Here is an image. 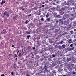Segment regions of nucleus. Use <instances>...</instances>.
I'll list each match as a JSON object with an SVG mask.
<instances>
[{
	"instance_id": "nucleus-47",
	"label": "nucleus",
	"mask_w": 76,
	"mask_h": 76,
	"mask_svg": "<svg viewBox=\"0 0 76 76\" xmlns=\"http://www.w3.org/2000/svg\"><path fill=\"white\" fill-rule=\"evenodd\" d=\"M12 47H14V45H12Z\"/></svg>"
},
{
	"instance_id": "nucleus-43",
	"label": "nucleus",
	"mask_w": 76,
	"mask_h": 76,
	"mask_svg": "<svg viewBox=\"0 0 76 76\" xmlns=\"http://www.w3.org/2000/svg\"><path fill=\"white\" fill-rule=\"evenodd\" d=\"M53 73H56V71H53Z\"/></svg>"
},
{
	"instance_id": "nucleus-28",
	"label": "nucleus",
	"mask_w": 76,
	"mask_h": 76,
	"mask_svg": "<svg viewBox=\"0 0 76 76\" xmlns=\"http://www.w3.org/2000/svg\"><path fill=\"white\" fill-rule=\"evenodd\" d=\"M41 20L42 21H43L44 20V19L42 18H41Z\"/></svg>"
},
{
	"instance_id": "nucleus-42",
	"label": "nucleus",
	"mask_w": 76,
	"mask_h": 76,
	"mask_svg": "<svg viewBox=\"0 0 76 76\" xmlns=\"http://www.w3.org/2000/svg\"><path fill=\"white\" fill-rule=\"evenodd\" d=\"M17 59H18V58H16V59H15V61H17Z\"/></svg>"
},
{
	"instance_id": "nucleus-62",
	"label": "nucleus",
	"mask_w": 76,
	"mask_h": 76,
	"mask_svg": "<svg viewBox=\"0 0 76 76\" xmlns=\"http://www.w3.org/2000/svg\"><path fill=\"white\" fill-rule=\"evenodd\" d=\"M19 63V64H20V63Z\"/></svg>"
},
{
	"instance_id": "nucleus-57",
	"label": "nucleus",
	"mask_w": 76,
	"mask_h": 76,
	"mask_svg": "<svg viewBox=\"0 0 76 76\" xmlns=\"http://www.w3.org/2000/svg\"><path fill=\"white\" fill-rule=\"evenodd\" d=\"M75 9H76V8H74V10H75Z\"/></svg>"
},
{
	"instance_id": "nucleus-5",
	"label": "nucleus",
	"mask_w": 76,
	"mask_h": 76,
	"mask_svg": "<svg viewBox=\"0 0 76 76\" xmlns=\"http://www.w3.org/2000/svg\"><path fill=\"white\" fill-rule=\"evenodd\" d=\"M18 56H19V57H21L22 56V54L21 53H19V55H18Z\"/></svg>"
},
{
	"instance_id": "nucleus-53",
	"label": "nucleus",
	"mask_w": 76,
	"mask_h": 76,
	"mask_svg": "<svg viewBox=\"0 0 76 76\" xmlns=\"http://www.w3.org/2000/svg\"><path fill=\"white\" fill-rule=\"evenodd\" d=\"M63 76H66V75H63Z\"/></svg>"
},
{
	"instance_id": "nucleus-37",
	"label": "nucleus",
	"mask_w": 76,
	"mask_h": 76,
	"mask_svg": "<svg viewBox=\"0 0 76 76\" xmlns=\"http://www.w3.org/2000/svg\"><path fill=\"white\" fill-rule=\"evenodd\" d=\"M72 50H73V49L72 48H70V51H71Z\"/></svg>"
},
{
	"instance_id": "nucleus-49",
	"label": "nucleus",
	"mask_w": 76,
	"mask_h": 76,
	"mask_svg": "<svg viewBox=\"0 0 76 76\" xmlns=\"http://www.w3.org/2000/svg\"><path fill=\"white\" fill-rule=\"evenodd\" d=\"M31 14H30L29 15H28V16H31Z\"/></svg>"
},
{
	"instance_id": "nucleus-15",
	"label": "nucleus",
	"mask_w": 76,
	"mask_h": 76,
	"mask_svg": "<svg viewBox=\"0 0 76 76\" xmlns=\"http://www.w3.org/2000/svg\"><path fill=\"white\" fill-rule=\"evenodd\" d=\"M28 23V22L27 21V20H26L25 21V24H27Z\"/></svg>"
},
{
	"instance_id": "nucleus-4",
	"label": "nucleus",
	"mask_w": 76,
	"mask_h": 76,
	"mask_svg": "<svg viewBox=\"0 0 76 76\" xmlns=\"http://www.w3.org/2000/svg\"><path fill=\"white\" fill-rule=\"evenodd\" d=\"M49 12H48L46 15V17L47 18L49 16Z\"/></svg>"
},
{
	"instance_id": "nucleus-18",
	"label": "nucleus",
	"mask_w": 76,
	"mask_h": 76,
	"mask_svg": "<svg viewBox=\"0 0 76 76\" xmlns=\"http://www.w3.org/2000/svg\"><path fill=\"white\" fill-rule=\"evenodd\" d=\"M57 15V13H53V15L54 16H56V15Z\"/></svg>"
},
{
	"instance_id": "nucleus-23",
	"label": "nucleus",
	"mask_w": 76,
	"mask_h": 76,
	"mask_svg": "<svg viewBox=\"0 0 76 76\" xmlns=\"http://www.w3.org/2000/svg\"><path fill=\"white\" fill-rule=\"evenodd\" d=\"M54 9H55V8H54V7H53L51 9V10H54Z\"/></svg>"
},
{
	"instance_id": "nucleus-30",
	"label": "nucleus",
	"mask_w": 76,
	"mask_h": 76,
	"mask_svg": "<svg viewBox=\"0 0 76 76\" xmlns=\"http://www.w3.org/2000/svg\"><path fill=\"white\" fill-rule=\"evenodd\" d=\"M1 76H5L4 74L1 75Z\"/></svg>"
},
{
	"instance_id": "nucleus-25",
	"label": "nucleus",
	"mask_w": 76,
	"mask_h": 76,
	"mask_svg": "<svg viewBox=\"0 0 76 76\" xmlns=\"http://www.w3.org/2000/svg\"><path fill=\"white\" fill-rule=\"evenodd\" d=\"M13 73H14V72H11V75H14V74H13Z\"/></svg>"
},
{
	"instance_id": "nucleus-52",
	"label": "nucleus",
	"mask_w": 76,
	"mask_h": 76,
	"mask_svg": "<svg viewBox=\"0 0 76 76\" xmlns=\"http://www.w3.org/2000/svg\"><path fill=\"white\" fill-rule=\"evenodd\" d=\"M55 68H56V69H57V67L56 66V67H55Z\"/></svg>"
},
{
	"instance_id": "nucleus-41",
	"label": "nucleus",
	"mask_w": 76,
	"mask_h": 76,
	"mask_svg": "<svg viewBox=\"0 0 76 76\" xmlns=\"http://www.w3.org/2000/svg\"><path fill=\"white\" fill-rule=\"evenodd\" d=\"M34 56H33V55L32 56V58H34Z\"/></svg>"
},
{
	"instance_id": "nucleus-16",
	"label": "nucleus",
	"mask_w": 76,
	"mask_h": 76,
	"mask_svg": "<svg viewBox=\"0 0 76 76\" xmlns=\"http://www.w3.org/2000/svg\"><path fill=\"white\" fill-rule=\"evenodd\" d=\"M66 39H67L69 38V36H66Z\"/></svg>"
},
{
	"instance_id": "nucleus-32",
	"label": "nucleus",
	"mask_w": 76,
	"mask_h": 76,
	"mask_svg": "<svg viewBox=\"0 0 76 76\" xmlns=\"http://www.w3.org/2000/svg\"><path fill=\"white\" fill-rule=\"evenodd\" d=\"M2 2L4 4L5 3H6V1H5L4 2H3V1H2Z\"/></svg>"
},
{
	"instance_id": "nucleus-48",
	"label": "nucleus",
	"mask_w": 76,
	"mask_h": 76,
	"mask_svg": "<svg viewBox=\"0 0 76 76\" xmlns=\"http://www.w3.org/2000/svg\"><path fill=\"white\" fill-rule=\"evenodd\" d=\"M66 25L67 26H69V24H66Z\"/></svg>"
},
{
	"instance_id": "nucleus-56",
	"label": "nucleus",
	"mask_w": 76,
	"mask_h": 76,
	"mask_svg": "<svg viewBox=\"0 0 76 76\" xmlns=\"http://www.w3.org/2000/svg\"><path fill=\"white\" fill-rule=\"evenodd\" d=\"M3 4V3H1V4Z\"/></svg>"
},
{
	"instance_id": "nucleus-3",
	"label": "nucleus",
	"mask_w": 76,
	"mask_h": 76,
	"mask_svg": "<svg viewBox=\"0 0 76 76\" xmlns=\"http://www.w3.org/2000/svg\"><path fill=\"white\" fill-rule=\"evenodd\" d=\"M68 42L69 43H71L72 42V39H68Z\"/></svg>"
},
{
	"instance_id": "nucleus-51",
	"label": "nucleus",
	"mask_w": 76,
	"mask_h": 76,
	"mask_svg": "<svg viewBox=\"0 0 76 76\" xmlns=\"http://www.w3.org/2000/svg\"><path fill=\"white\" fill-rule=\"evenodd\" d=\"M70 10H72V8H70Z\"/></svg>"
},
{
	"instance_id": "nucleus-50",
	"label": "nucleus",
	"mask_w": 76,
	"mask_h": 76,
	"mask_svg": "<svg viewBox=\"0 0 76 76\" xmlns=\"http://www.w3.org/2000/svg\"><path fill=\"white\" fill-rule=\"evenodd\" d=\"M38 37H37V39H40V38H39V39H38Z\"/></svg>"
},
{
	"instance_id": "nucleus-9",
	"label": "nucleus",
	"mask_w": 76,
	"mask_h": 76,
	"mask_svg": "<svg viewBox=\"0 0 76 76\" xmlns=\"http://www.w3.org/2000/svg\"><path fill=\"white\" fill-rule=\"evenodd\" d=\"M37 44H40L41 43V42H39V41H38L37 42Z\"/></svg>"
},
{
	"instance_id": "nucleus-58",
	"label": "nucleus",
	"mask_w": 76,
	"mask_h": 76,
	"mask_svg": "<svg viewBox=\"0 0 76 76\" xmlns=\"http://www.w3.org/2000/svg\"><path fill=\"white\" fill-rule=\"evenodd\" d=\"M41 76H43V75H41Z\"/></svg>"
},
{
	"instance_id": "nucleus-55",
	"label": "nucleus",
	"mask_w": 76,
	"mask_h": 76,
	"mask_svg": "<svg viewBox=\"0 0 76 76\" xmlns=\"http://www.w3.org/2000/svg\"><path fill=\"white\" fill-rule=\"evenodd\" d=\"M72 16H73V14H72Z\"/></svg>"
},
{
	"instance_id": "nucleus-26",
	"label": "nucleus",
	"mask_w": 76,
	"mask_h": 76,
	"mask_svg": "<svg viewBox=\"0 0 76 76\" xmlns=\"http://www.w3.org/2000/svg\"><path fill=\"white\" fill-rule=\"evenodd\" d=\"M43 17H44V16H43V15H41L40 16V17L41 18H42Z\"/></svg>"
},
{
	"instance_id": "nucleus-40",
	"label": "nucleus",
	"mask_w": 76,
	"mask_h": 76,
	"mask_svg": "<svg viewBox=\"0 0 76 76\" xmlns=\"http://www.w3.org/2000/svg\"><path fill=\"white\" fill-rule=\"evenodd\" d=\"M63 12H62V13H60V14L62 15H63Z\"/></svg>"
},
{
	"instance_id": "nucleus-8",
	"label": "nucleus",
	"mask_w": 76,
	"mask_h": 76,
	"mask_svg": "<svg viewBox=\"0 0 76 76\" xmlns=\"http://www.w3.org/2000/svg\"><path fill=\"white\" fill-rule=\"evenodd\" d=\"M57 17L58 18H60V17H61V16H60V15H57Z\"/></svg>"
},
{
	"instance_id": "nucleus-54",
	"label": "nucleus",
	"mask_w": 76,
	"mask_h": 76,
	"mask_svg": "<svg viewBox=\"0 0 76 76\" xmlns=\"http://www.w3.org/2000/svg\"><path fill=\"white\" fill-rule=\"evenodd\" d=\"M45 4V3H42V4Z\"/></svg>"
},
{
	"instance_id": "nucleus-36",
	"label": "nucleus",
	"mask_w": 76,
	"mask_h": 76,
	"mask_svg": "<svg viewBox=\"0 0 76 76\" xmlns=\"http://www.w3.org/2000/svg\"><path fill=\"white\" fill-rule=\"evenodd\" d=\"M58 20H56V23H58Z\"/></svg>"
},
{
	"instance_id": "nucleus-17",
	"label": "nucleus",
	"mask_w": 76,
	"mask_h": 76,
	"mask_svg": "<svg viewBox=\"0 0 76 76\" xmlns=\"http://www.w3.org/2000/svg\"><path fill=\"white\" fill-rule=\"evenodd\" d=\"M17 67V66H16V65H14V69H16Z\"/></svg>"
},
{
	"instance_id": "nucleus-20",
	"label": "nucleus",
	"mask_w": 76,
	"mask_h": 76,
	"mask_svg": "<svg viewBox=\"0 0 76 76\" xmlns=\"http://www.w3.org/2000/svg\"><path fill=\"white\" fill-rule=\"evenodd\" d=\"M9 56H10V57H12V54H9Z\"/></svg>"
},
{
	"instance_id": "nucleus-14",
	"label": "nucleus",
	"mask_w": 76,
	"mask_h": 76,
	"mask_svg": "<svg viewBox=\"0 0 76 76\" xmlns=\"http://www.w3.org/2000/svg\"><path fill=\"white\" fill-rule=\"evenodd\" d=\"M70 33L71 34H73V31H70Z\"/></svg>"
},
{
	"instance_id": "nucleus-64",
	"label": "nucleus",
	"mask_w": 76,
	"mask_h": 76,
	"mask_svg": "<svg viewBox=\"0 0 76 76\" xmlns=\"http://www.w3.org/2000/svg\"><path fill=\"white\" fill-rule=\"evenodd\" d=\"M44 46H45V45Z\"/></svg>"
},
{
	"instance_id": "nucleus-19",
	"label": "nucleus",
	"mask_w": 76,
	"mask_h": 76,
	"mask_svg": "<svg viewBox=\"0 0 76 76\" xmlns=\"http://www.w3.org/2000/svg\"><path fill=\"white\" fill-rule=\"evenodd\" d=\"M46 72H50V71L49 70H46Z\"/></svg>"
},
{
	"instance_id": "nucleus-31",
	"label": "nucleus",
	"mask_w": 76,
	"mask_h": 76,
	"mask_svg": "<svg viewBox=\"0 0 76 76\" xmlns=\"http://www.w3.org/2000/svg\"><path fill=\"white\" fill-rule=\"evenodd\" d=\"M26 76H30V75H29L28 74H27L26 75Z\"/></svg>"
},
{
	"instance_id": "nucleus-59",
	"label": "nucleus",
	"mask_w": 76,
	"mask_h": 76,
	"mask_svg": "<svg viewBox=\"0 0 76 76\" xmlns=\"http://www.w3.org/2000/svg\"><path fill=\"white\" fill-rule=\"evenodd\" d=\"M57 20V19H56L55 20Z\"/></svg>"
},
{
	"instance_id": "nucleus-10",
	"label": "nucleus",
	"mask_w": 76,
	"mask_h": 76,
	"mask_svg": "<svg viewBox=\"0 0 76 76\" xmlns=\"http://www.w3.org/2000/svg\"><path fill=\"white\" fill-rule=\"evenodd\" d=\"M17 57V54H14V57L15 58V57Z\"/></svg>"
},
{
	"instance_id": "nucleus-61",
	"label": "nucleus",
	"mask_w": 76,
	"mask_h": 76,
	"mask_svg": "<svg viewBox=\"0 0 76 76\" xmlns=\"http://www.w3.org/2000/svg\"><path fill=\"white\" fill-rule=\"evenodd\" d=\"M75 5H76V4H75Z\"/></svg>"
},
{
	"instance_id": "nucleus-24",
	"label": "nucleus",
	"mask_w": 76,
	"mask_h": 76,
	"mask_svg": "<svg viewBox=\"0 0 76 76\" xmlns=\"http://www.w3.org/2000/svg\"><path fill=\"white\" fill-rule=\"evenodd\" d=\"M52 56L54 57H56V55H55L53 54L52 55Z\"/></svg>"
},
{
	"instance_id": "nucleus-1",
	"label": "nucleus",
	"mask_w": 76,
	"mask_h": 76,
	"mask_svg": "<svg viewBox=\"0 0 76 76\" xmlns=\"http://www.w3.org/2000/svg\"><path fill=\"white\" fill-rule=\"evenodd\" d=\"M3 17L6 15L7 17H9L10 16V14H9V13L7 12H4L3 13Z\"/></svg>"
},
{
	"instance_id": "nucleus-2",
	"label": "nucleus",
	"mask_w": 76,
	"mask_h": 76,
	"mask_svg": "<svg viewBox=\"0 0 76 76\" xmlns=\"http://www.w3.org/2000/svg\"><path fill=\"white\" fill-rule=\"evenodd\" d=\"M18 17V15H17L16 16H13V19L14 20H16L17 18V17Z\"/></svg>"
},
{
	"instance_id": "nucleus-33",
	"label": "nucleus",
	"mask_w": 76,
	"mask_h": 76,
	"mask_svg": "<svg viewBox=\"0 0 76 76\" xmlns=\"http://www.w3.org/2000/svg\"><path fill=\"white\" fill-rule=\"evenodd\" d=\"M45 7V5H42V7Z\"/></svg>"
},
{
	"instance_id": "nucleus-44",
	"label": "nucleus",
	"mask_w": 76,
	"mask_h": 76,
	"mask_svg": "<svg viewBox=\"0 0 76 76\" xmlns=\"http://www.w3.org/2000/svg\"><path fill=\"white\" fill-rule=\"evenodd\" d=\"M27 11H26V10H25V12H27Z\"/></svg>"
},
{
	"instance_id": "nucleus-6",
	"label": "nucleus",
	"mask_w": 76,
	"mask_h": 76,
	"mask_svg": "<svg viewBox=\"0 0 76 76\" xmlns=\"http://www.w3.org/2000/svg\"><path fill=\"white\" fill-rule=\"evenodd\" d=\"M62 46L63 48H66V45L64 44H63V45H62Z\"/></svg>"
},
{
	"instance_id": "nucleus-13",
	"label": "nucleus",
	"mask_w": 76,
	"mask_h": 76,
	"mask_svg": "<svg viewBox=\"0 0 76 76\" xmlns=\"http://www.w3.org/2000/svg\"><path fill=\"white\" fill-rule=\"evenodd\" d=\"M46 20L48 21H49L50 20V18H47Z\"/></svg>"
},
{
	"instance_id": "nucleus-63",
	"label": "nucleus",
	"mask_w": 76,
	"mask_h": 76,
	"mask_svg": "<svg viewBox=\"0 0 76 76\" xmlns=\"http://www.w3.org/2000/svg\"><path fill=\"white\" fill-rule=\"evenodd\" d=\"M30 12H31V11H30Z\"/></svg>"
},
{
	"instance_id": "nucleus-45",
	"label": "nucleus",
	"mask_w": 76,
	"mask_h": 76,
	"mask_svg": "<svg viewBox=\"0 0 76 76\" xmlns=\"http://www.w3.org/2000/svg\"><path fill=\"white\" fill-rule=\"evenodd\" d=\"M19 51H18L17 52V54H18V53L19 52Z\"/></svg>"
},
{
	"instance_id": "nucleus-27",
	"label": "nucleus",
	"mask_w": 76,
	"mask_h": 76,
	"mask_svg": "<svg viewBox=\"0 0 76 76\" xmlns=\"http://www.w3.org/2000/svg\"><path fill=\"white\" fill-rule=\"evenodd\" d=\"M3 33H5V31L3 30Z\"/></svg>"
},
{
	"instance_id": "nucleus-38",
	"label": "nucleus",
	"mask_w": 76,
	"mask_h": 76,
	"mask_svg": "<svg viewBox=\"0 0 76 76\" xmlns=\"http://www.w3.org/2000/svg\"><path fill=\"white\" fill-rule=\"evenodd\" d=\"M75 72H74V71H73V74H74V75H75Z\"/></svg>"
},
{
	"instance_id": "nucleus-46",
	"label": "nucleus",
	"mask_w": 76,
	"mask_h": 76,
	"mask_svg": "<svg viewBox=\"0 0 76 76\" xmlns=\"http://www.w3.org/2000/svg\"><path fill=\"white\" fill-rule=\"evenodd\" d=\"M41 13H39L38 15H40Z\"/></svg>"
},
{
	"instance_id": "nucleus-21",
	"label": "nucleus",
	"mask_w": 76,
	"mask_h": 76,
	"mask_svg": "<svg viewBox=\"0 0 76 76\" xmlns=\"http://www.w3.org/2000/svg\"><path fill=\"white\" fill-rule=\"evenodd\" d=\"M63 41H61V42H60V43L62 44H63Z\"/></svg>"
},
{
	"instance_id": "nucleus-12",
	"label": "nucleus",
	"mask_w": 76,
	"mask_h": 76,
	"mask_svg": "<svg viewBox=\"0 0 76 76\" xmlns=\"http://www.w3.org/2000/svg\"><path fill=\"white\" fill-rule=\"evenodd\" d=\"M26 33L27 34H30V32H29L28 31H27Z\"/></svg>"
},
{
	"instance_id": "nucleus-7",
	"label": "nucleus",
	"mask_w": 76,
	"mask_h": 76,
	"mask_svg": "<svg viewBox=\"0 0 76 76\" xmlns=\"http://www.w3.org/2000/svg\"><path fill=\"white\" fill-rule=\"evenodd\" d=\"M59 48L60 50H61L62 48V46H59Z\"/></svg>"
},
{
	"instance_id": "nucleus-11",
	"label": "nucleus",
	"mask_w": 76,
	"mask_h": 76,
	"mask_svg": "<svg viewBox=\"0 0 76 76\" xmlns=\"http://www.w3.org/2000/svg\"><path fill=\"white\" fill-rule=\"evenodd\" d=\"M30 37H31V36L30 35H27V39H29V38Z\"/></svg>"
},
{
	"instance_id": "nucleus-35",
	"label": "nucleus",
	"mask_w": 76,
	"mask_h": 76,
	"mask_svg": "<svg viewBox=\"0 0 76 76\" xmlns=\"http://www.w3.org/2000/svg\"><path fill=\"white\" fill-rule=\"evenodd\" d=\"M45 2L46 3H48V1H46Z\"/></svg>"
},
{
	"instance_id": "nucleus-34",
	"label": "nucleus",
	"mask_w": 76,
	"mask_h": 76,
	"mask_svg": "<svg viewBox=\"0 0 76 76\" xmlns=\"http://www.w3.org/2000/svg\"><path fill=\"white\" fill-rule=\"evenodd\" d=\"M26 29V28L25 27L23 28V29Z\"/></svg>"
},
{
	"instance_id": "nucleus-60",
	"label": "nucleus",
	"mask_w": 76,
	"mask_h": 76,
	"mask_svg": "<svg viewBox=\"0 0 76 76\" xmlns=\"http://www.w3.org/2000/svg\"><path fill=\"white\" fill-rule=\"evenodd\" d=\"M54 1H56V0H54Z\"/></svg>"
},
{
	"instance_id": "nucleus-29",
	"label": "nucleus",
	"mask_w": 76,
	"mask_h": 76,
	"mask_svg": "<svg viewBox=\"0 0 76 76\" xmlns=\"http://www.w3.org/2000/svg\"><path fill=\"white\" fill-rule=\"evenodd\" d=\"M73 45V44H71L70 45V46L71 47H72V45Z\"/></svg>"
},
{
	"instance_id": "nucleus-22",
	"label": "nucleus",
	"mask_w": 76,
	"mask_h": 76,
	"mask_svg": "<svg viewBox=\"0 0 76 76\" xmlns=\"http://www.w3.org/2000/svg\"><path fill=\"white\" fill-rule=\"evenodd\" d=\"M22 11H24L25 10V9L24 8H23V7H22Z\"/></svg>"
},
{
	"instance_id": "nucleus-39",
	"label": "nucleus",
	"mask_w": 76,
	"mask_h": 76,
	"mask_svg": "<svg viewBox=\"0 0 76 76\" xmlns=\"http://www.w3.org/2000/svg\"><path fill=\"white\" fill-rule=\"evenodd\" d=\"M33 50H35V48L34 47L33 48Z\"/></svg>"
}]
</instances>
